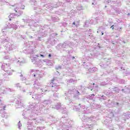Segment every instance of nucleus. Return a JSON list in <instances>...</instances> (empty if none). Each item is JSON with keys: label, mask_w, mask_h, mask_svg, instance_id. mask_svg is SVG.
<instances>
[{"label": "nucleus", "mask_w": 130, "mask_h": 130, "mask_svg": "<svg viewBox=\"0 0 130 130\" xmlns=\"http://www.w3.org/2000/svg\"><path fill=\"white\" fill-rule=\"evenodd\" d=\"M114 25H112L111 26V29H112V30H114Z\"/></svg>", "instance_id": "f257e3e1"}, {"label": "nucleus", "mask_w": 130, "mask_h": 130, "mask_svg": "<svg viewBox=\"0 0 130 130\" xmlns=\"http://www.w3.org/2000/svg\"><path fill=\"white\" fill-rule=\"evenodd\" d=\"M52 87H54V88H57V87H58V85H52Z\"/></svg>", "instance_id": "f03ea898"}, {"label": "nucleus", "mask_w": 130, "mask_h": 130, "mask_svg": "<svg viewBox=\"0 0 130 130\" xmlns=\"http://www.w3.org/2000/svg\"><path fill=\"white\" fill-rule=\"evenodd\" d=\"M40 56H41V57H44V55L42 54H40Z\"/></svg>", "instance_id": "7ed1b4c3"}, {"label": "nucleus", "mask_w": 130, "mask_h": 130, "mask_svg": "<svg viewBox=\"0 0 130 130\" xmlns=\"http://www.w3.org/2000/svg\"><path fill=\"white\" fill-rule=\"evenodd\" d=\"M48 57H51V54H49V55H48Z\"/></svg>", "instance_id": "20e7f679"}, {"label": "nucleus", "mask_w": 130, "mask_h": 130, "mask_svg": "<svg viewBox=\"0 0 130 130\" xmlns=\"http://www.w3.org/2000/svg\"><path fill=\"white\" fill-rule=\"evenodd\" d=\"M53 81H54V80H52V82H51V84H52V85L54 84H53Z\"/></svg>", "instance_id": "39448f33"}, {"label": "nucleus", "mask_w": 130, "mask_h": 130, "mask_svg": "<svg viewBox=\"0 0 130 130\" xmlns=\"http://www.w3.org/2000/svg\"><path fill=\"white\" fill-rule=\"evenodd\" d=\"M4 110H6V106H4L3 108Z\"/></svg>", "instance_id": "423d86ee"}, {"label": "nucleus", "mask_w": 130, "mask_h": 130, "mask_svg": "<svg viewBox=\"0 0 130 130\" xmlns=\"http://www.w3.org/2000/svg\"><path fill=\"white\" fill-rule=\"evenodd\" d=\"M73 25H76V23L75 22H73Z\"/></svg>", "instance_id": "0eeeda50"}, {"label": "nucleus", "mask_w": 130, "mask_h": 130, "mask_svg": "<svg viewBox=\"0 0 130 130\" xmlns=\"http://www.w3.org/2000/svg\"><path fill=\"white\" fill-rule=\"evenodd\" d=\"M9 20H10V21H12V18H10V19H9Z\"/></svg>", "instance_id": "6e6552de"}, {"label": "nucleus", "mask_w": 130, "mask_h": 130, "mask_svg": "<svg viewBox=\"0 0 130 130\" xmlns=\"http://www.w3.org/2000/svg\"><path fill=\"white\" fill-rule=\"evenodd\" d=\"M104 34L103 32L102 33V35H104Z\"/></svg>", "instance_id": "1a4fd4ad"}, {"label": "nucleus", "mask_w": 130, "mask_h": 130, "mask_svg": "<svg viewBox=\"0 0 130 130\" xmlns=\"http://www.w3.org/2000/svg\"><path fill=\"white\" fill-rule=\"evenodd\" d=\"M92 96H95V95H94V94H92Z\"/></svg>", "instance_id": "9d476101"}, {"label": "nucleus", "mask_w": 130, "mask_h": 130, "mask_svg": "<svg viewBox=\"0 0 130 130\" xmlns=\"http://www.w3.org/2000/svg\"><path fill=\"white\" fill-rule=\"evenodd\" d=\"M11 16H12V15H10V18H12V17H11Z\"/></svg>", "instance_id": "9b49d317"}, {"label": "nucleus", "mask_w": 130, "mask_h": 130, "mask_svg": "<svg viewBox=\"0 0 130 130\" xmlns=\"http://www.w3.org/2000/svg\"><path fill=\"white\" fill-rule=\"evenodd\" d=\"M37 56L38 57H39V56H38V55H37Z\"/></svg>", "instance_id": "f8f14e48"}, {"label": "nucleus", "mask_w": 130, "mask_h": 130, "mask_svg": "<svg viewBox=\"0 0 130 130\" xmlns=\"http://www.w3.org/2000/svg\"><path fill=\"white\" fill-rule=\"evenodd\" d=\"M16 13H17V10H15Z\"/></svg>", "instance_id": "ddd939ff"}, {"label": "nucleus", "mask_w": 130, "mask_h": 130, "mask_svg": "<svg viewBox=\"0 0 130 130\" xmlns=\"http://www.w3.org/2000/svg\"><path fill=\"white\" fill-rule=\"evenodd\" d=\"M93 85H95V83H93Z\"/></svg>", "instance_id": "4468645a"}, {"label": "nucleus", "mask_w": 130, "mask_h": 130, "mask_svg": "<svg viewBox=\"0 0 130 130\" xmlns=\"http://www.w3.org/2000/svg\"><path fill=\"white\" fill-rule=\"evenodd\" d=\"M2 101V100H0V102Z\"/></svg>", "instance_id": "2eb2a0df"}, {"label": "nucleus", "mask_w": 130, "mask_h": 130, "mask_svg": "<svg viewBox=\"0 0 130 130\" xmlns=\"http://www.w3.org/2000/svg\"><path fill=\"white\" fill-rule=\"evenodd\" d=\"M75 58V57H73V59Z\"/></svg>", "instance_id": "dca6fc26"}, {"label": "nucleus", "mask_w": 130, "mask_h": 130, "mask_svg": "<svg viewBox=\"0 0 130 130\" xmlns=\"http://www.w3.org/2000/svg\"><path fill=\"white\" fill-rule=\"evenodd\" d=\"M56 88L57 89V87H56ZM56 88H55V89H56Z\"/></svg>", "instance_id": "f3484780"}, {"label": "nucleus", "mask_w": 130, "mask_h": 130, "mask_svg": "<svg viewBox=\"0 0 130 130\" xmlns=\"http://www.w3.org/2000/svg\"><path fill=\"white\" fill-rule=\"evenodd\" d=\"M80 93V92H78V94H79Z\"/></svg>", "instance_id": "a211bd4d"}, {"label": "nucleus", "mask_w": 130, "mask_h": 130, "mask_svg": "<svg viewBox=\"0 0 130 130\" xmlns=\"http://www.w3.org/2000/svg\"><path fill=\"white\" fill-rule=\"evenodd\" d=\"M80 93V92H78V94H79Z\"/></svg>", "instance_id": "6ab92c4d"}, {"label": "nucleus", "mask_w": 130, "mask_h": 130, "mask_svg": "<svg viewBox=\"0 0 130 130\" xmlns=\"http://www.w3.org/2000/svg\"><path fill=\"white\" fill-rule=\"evenodd\" d=\"M67 130H69V129H67Z\"/></svg>", "instance_id": "aec40b11"}]
</instances>
